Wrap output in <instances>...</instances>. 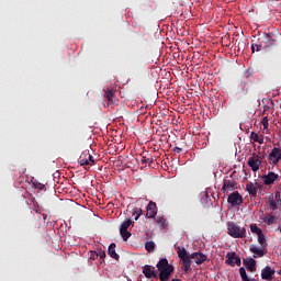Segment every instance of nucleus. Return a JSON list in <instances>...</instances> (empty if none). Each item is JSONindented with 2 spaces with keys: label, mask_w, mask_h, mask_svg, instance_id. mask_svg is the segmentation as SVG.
Instances as JSON below:
<instances>
[{
  "label": "nucleus",
  "mask_w": 281,
  "mask_h": 281,
  "mask_svg": "<svg viewBox=\"0 0 281 281\" xmlns=\"http://www.w3.org/2000/svg\"><path fill=\"white\" fill-rule=\"evenodd\" d=\"M146 214L148 218H155V216H157V204L155 202H149Z\"/></svg>",
  "instance_id": "nucleus-12"
},
{
  "label": "nucleus",
  "mask_w": 281,
  "mask_h": 281,
  "mask_svg": "<svg viewBox=\"0 0 281 281\" xmlns=\"http://www.w3.org/2000/svg\"><path fill=\"white\" fill-rule=\"evenodd\" d=\"M239 276L243 281H256V279H249V277H247V270H245L244 267L239 268Z\"/></svg>",
  "instance_id": "nucleus-19"
},
{
  "label": "nucleus",
  "mask_w": 281,
  "mask_h": 281,
  "mask_svg": "<svg viewBox=\"0 0 281 281\" xmlns=\"http://www.w3.org/2000/svg\"><path fill=\"white\" fill-rule=\"evenodd\" d=\"M232 262H235V259H232Z\"/></svg>",
  "instance_id": "nucleus-40"
},
{
  "label": "nucleus",
  "mask_w": 281,
  "mask_h": 281,
  "mask_svg": "<svg viewBox=\"0 0 281 281\" xmlns=\"http://www.w3.org/2000/svg\"><path fill=\"white\" fill-rule=\"evenodd\" d=\"M154 161H155V159H153V158H147V164H149V166H150V164H154Z\"/></svg>",
  "instance_id": "nucleus-39"
},
{
  "label": "nucleus",
  "mask_w": 281,
  "mask_h": 281,
  "mask_svg": "<svg viewBox=\"0 0 281 281\" xmlns=\"http://www.w3.org/2000/svg\"><path fill=\"white\" fill-rule=\"evenodd\" d=\"M258 236V243L261 245V247H267V237H265V234L262 232L257 235Z\"/></svg>",
  "instance_id": "nucleus-22"
},
{
  "label": "nucleus",
  "mask_w": 281,
  "mask_h": 281,
  "mask_svg": "<svg viewBox=\"0 0 281 281\" xmlns=\"http://www.w3.org/2000/svg\"><path fill=\"white\" fill-rule=\"evenodd\" d=\"M249 249L254 254V258H262L266 255L265 249L258 248L256 245H250Z\"/></svg>",
  "instance_id": "nucleus-13"
},
{
  "label": "nucleus",
  "mask_w": 281,
  "mask_h": 281,
  "mask_svg": "<svg viewBox=\"0 0 281 281\" xmlns=\"http://www.w3.org/2000/svg\"><path fill=\"white\" fill-rule=\"evenodd\" d=\"M133 216L135 221H139V216H142V209L139 207H134L133 209Z\"/></svg>",
  "instance_id": "nucleus-25"
},
{
  "label": "nucleus",
  "mask_w": 281,
  "mask_h": 281,
  "mask_svg": "<svg viewBox=\"0 0 281 281\" xmlns=\"http://www.w3.org/2000/svg\"><path fill=\"white\" fill-rule=\"evenodd\" d=\"M227 203H229L232 207H238V205H243L244 203L243 195H240L238 191H234L228 195Z\"/></svg>",
  "instance_id": "nucleus-5"
},
{
  "label": "nucleus",
  "mask_w": 281,
  "mask_h": 281,
  "mask_svg": "<svg viewBox=\"0 0 281 281\" xmlns=\"http://www.w3.org/2000/svg\"><path fill=\"white\" fill-rule=\"evenodd\" d=\"M97 256H99V258H100L101 260H104V258H106V252H104V251H102V250H99V251L97 252Z\"/></svg>",
  "instance_id": "nucleus-33"
},
{
  "label": "nucleus",
  "mask_w": 281,
  "mask_h": 281,
  "mask_svg": "<svg viewBox=\"0 0 281 281\" xmlns=\"http://www.w3.org/2000/svg\"><path fill=\"white\" fill-rule=\"evenodd\" d=\"M157 223H158V225H161V227H165V225H166V218L159 217V218L157 220Z\"/></svg>",
  "instance_id": "nucleus-34"
},
{
  "label": "nucleus",
  "mask_w": 281,
  "mask_h": 281,
  "mask_svg": "<svg viewBox=\"0 0 281 281\" xmlns=\"http://www.w3.org/2000/svg\"><path fill=\"white\" fill-rule=\"evenodd\" d=\"M247 164L252 172H258V170H260V165L262 164V160L260 159V156L252 155L250 158H248Z\"/></svg>",
  "instance_id": "nucleus-6"
},
{
  "label": "nucleus",
  "mask_w": 281,
  "mask_h": 281,
  "mask_svg": "<svg viewBox=\"0 0 281 281\" xmlns=\"http://www.w3.org/2000/svg\"><path fill=\"white\" fill-rule=\"evenodd\" d=\"M280 176H278V173L270 171L268 172V175H265L261 177L265 186H273V183H276V181H278Z\"/></svg>",
  "instance_id": "nucleus-7"
},
{
  "label": "nucleus",
  "mask_w": 281,
  "mask_h": 281,
  "mask_svg": "<svg viewBox=\"0 0 281 281\" xmlns=\"http://www.w3.org/2000/svg\"><path fill=\"white\" fill-rule=\"evenodd\" d=\"M261 278L262 280H267V281H272L273 278H276V270L272 269L269 266H266L262 270H261Z\"/></svg>",
  "instance_id": "nucleus-8"
},
{
  "label": "nucleus",
  "mask_w": 281,
  "mask_h": 281,
  "mask_svg": "<svg viewBox=\"0 0 281 281\" xmlns=\"http://www.w3.org/2000/svg\"><path fill=\"white\" fill-rule=\"evenodd\" d=\"M181 150H182L181 147H175L173 148V153H181Z\"/></svg>",
  "instance_id": "nucleus-38"
},
{
  "label": "nucleus",
  "mask_w": 281,
  "mask_h": 281,
  "mask_svg": "<svg viewBox=\"0 0 281 281\" xmlns=\"http://www.w3.org/2000/svg\"><path fill=\"white\" fill-rule=\"evenodd\" d=\"M250 232H251L252 234H257V236H258L259 234H262V229H260V227H258V225H256V224H251V225H250Z\"/></svg>",
  "instance_id": "nucleus-24"
},
{
  "label": "nucleus",
  "mask_w": 281,
  "mask_h": 281,
  "mask_svg": "<svg viewBox=\"0 0 281 281\" xmlns=\"http://www.w3.org/2000/svg\"><path fill=\"white\" fill-rule=\"evenodd\" d=\"M143 274L147 279L157 278V272H155V267L149 266V265H146L143 267Z\"/></svg>",
  "instance_id": "nucleus-11"
},
{
  "label": "nucleus",
  "mask_w": 281,
  "mask_h": 281,
  "mask_svg": "<svg viewBox=\"0 0 281 281\" xmlns=\"http://www.w3.org/2000/svg\"><path fill=\"white\" fill-rule=\"evenodd\" d=\"M34 187H35L37 190H45V184H43V183H41V182L35 183Z\"/></svg>",
  "instance_id": "nucleus-35"
},
{
  "label": "nucleus",
  "mask_w": 281,
  "mask_h": 281,
  "mask_svg": "<svg viewBox=\"0 0 281 281\" xmlns=\"http://www.w3.org/2000/svg\"><path fill=\"white\" fill-rule=\"evenodd\" d=\"M120 234H121L123 240H128L131 238V232H128V231L120 229Z\"/></svg>",
  "instance_id": "nucleus-26"
},
{
  "label": "nucleus",
  "mask_w": 281,
  "mask_h": 281,
  "mask_svg": "<svg viewBox=\"0 0 281 281\" xmlns=\"http://www.w3.org/2000/svg\"><path fill=\"white\" fill-rule=\"evenodd\" d=\"M155 241H146L145 243V249L148 251V254H153L155 251Z\"/></svg>",
  "instance_id": "nucleus-21"
},
{
  "label": "nucleus",
  "mask_w": 281,
  "mask_h": 281,
  "mask_svg": "<svg viewBox=\"0 0 281 281\" xmlns=\"http://www.w3.org/2000/svg\"><path fill=\"white\" fill-rule=\"evenodd\" d=\"M226 265H229L231 267H240V257L236 256V252H227L226 255Z\"/></svg>",
  "instance_id": "nucleus-9"
},
{
  "label": "nucleus",
  "mask_w": 281,
  "mask_h": 281,
  "mask_svg": "<svg viewBox=\"0 0 281 281\" xmlns=\"http://www.w3.org/2000/svg\"><path fill=\"white\" fill-rule=\"evenodd\" d=\"M246 191L248 192V194H250L251 196H257L258 194V190L256 189V184L254 182H248L246 184Z\"/></svg>",
  "instance_id": "nucleus-16"
},
{
  "label": "nucleus",
  "mask_w": 281,
  "mask_h": 281,
  "mask_svg": "<svg viewBox=\"0 0 281 281\" xmlns=\"http://www.w3.org/2000/svg\"><path fill=\"white\" fill-rule=\"evenodd\" d=\"M177 254H178V258H180V260H182V265H183V269H184L186 273H188V271H190V269L192 267V260H194V262L196 265H203V262H205V260H207V256H205L201 252H193L190 255V252H188V250H186V248H181V247H178Z\"/></svg>",
  "instance_id": "nucleus-1"
},
{
  "label": "nucleus",
  "mask_w": 281,
  "mask_h": 281,
  "mask_svg": "<svg viewBox=\"0 0 281 281\" xmlns=\"http://www.w3.org/2000/svg\"><path fill=\"white\" fill-rule=\"evenodd\" d=\"M250 139L252 142H257V144H265V138H262V136L260 137L256 132L250 133Z\"/></svg>",
  "instance_id": "nucleus-18"
},
{
  "label": "nucleus",
  "mask_w": 281,
  "mask_h": 281,
  "mask_svg": "<svg viewBox=\"0 0 281 281\" xmlns=\"http://www.w3.org/2000/svg\"><path fill=\"white\" fill-rule=\"evenodd\" d=\"M79 164H80V166H89V159H87L86 157L80 156L79 157Z\"/></svg>",
  "instance_id": "nucleus-28"
},
{
  "label": "nucleus",
  "mask_w": 281,
  "mask_h": 281,
  "mask_svg": "<svg viewBox=\"0 0 281 281\" xmlns=\"http://www.w3.org/2000/svg\"><path fill=\"white\" fill-rule=\"evenodd\" d=\"M103 98L106 100V103H104V106H106L108 109L109 108L113 109V106H117L119 100L115 97V90L110 88L105 89Z\"/></svg>",
  "instance_id": "nucleus-4"
},
{
  "label": "nucleus",
  "mask_w": 281,
  "mask_h": 281,
  "mask_svg": "<svg viewBox=\"0 0 281 281\" xmlns=\"http://www.w3.org/2000/svg\"><path fill=\"white\" fill-rule=\"evenodd\" d=\"M261 124H262L265 131H267V128H269V117L263 116V117L261 119Z\"/></svg>",
  "instance_id": "nucleus-27"
},
{
  "label": "nucleus",
  "mask_w": 281,
  "mask_h": 281,
  "mask_svg": "<svg viewBox=\"0 0 281 281\" xmlns=\"http://www.w3.org/2000/svg\"><path fill=\"white\" fill-rule=\"evenodd\" d=\"M82 155H85L86 157H87V155H88V161L91 162V164L89 162V166L95 164V158H93L92 155H89V153H83Z\"/></svg>",
  "instance_id": "nucleus-30"
},
{
  "label": "nucleus",
  "mask_w": 281,
  "mask_h": 281,
  "mask_svg": "<svg viewBox=\"0 0 281 281\" xmlns=\"http://www.w3.org/2000/svg\"><path fill=\"white\" fill-rule=\"evenodd\" d=\"M268 203H269V206L271 207V210H273V212H276V210H278V204L276 203V201L269 200Z\"/></svg>",
  "instance_id": "nucleus-31"
},
{
  "label": "nucleus",
  "mask_w": 281,
  "mask_h": 281,
  "mask_svg": "<svg viewBox=\"0 0 281 281\" xmlns=\"http://www.w3.org/2000/svg\"><path fill=\"white\" fill-rule=\"evenodd\" d=\"M108 254L110 258H113L114 260H120V255L115 251V243H112L108 248Z\"/></svg>",
  "instance_id": "nucleus-15"
},
{
  "label": "nucleus",
  "mask_w": 281,
  "mask_h": 281,
  "mask_svg": "<svg viewBox=\"0 0 281 281\" xmlns=\"http://www.w3.org/2000/svg\"><path fill=\"white\" fill-rule=\"evenodd\" d=\"M262 49V44H252L251 45V50H252V54L254 52H260Z\"/></svg>",
  "instance_id": "nucleus-29"
},
{
  "label": "nucleus",
  "mask_w": 281,
  "mask_h": 281,
  "mask_svg": "<svg viewBox=\"0 0 281 281\" xmlns=\"http://www.w3.org/2000/svg\"><path fill=\"white\" fill-rule=\"evenodd\" d=\"M44 218H47V216H46V215H44Z\"/></svg>",
  "instance_id": "nucleus-41"
},
{
  "label": "nucleus",
  "mask_w": 281,
  "mask_h": 281,
  "mask_svg": "<svg viewBox=\"0 0 281 281\" xmlns=\"http://www.w3.org/2000/svg\"><path fill=\"white\" fill-rule=\"evenodd\" d=\"M256 190H262V184L255 182Z\"/></svg>",
  "instance_id": "nucleus-37"
},
{
  "label": "nucleus",
  "mask_w": 281,
  "mask_h": 281,
  "mask_svg": "<svg viewBox=\"0 0 281 281\" xmlns=\"http://www.w3.org/2000/svg\"><path fill=\"white\" fill-rule=\"evenodd\" d=\"M227 234L232 238H247V229L235 222H227Z\"/></svg>",
  "instance_id": "nucleus-2"
},
{
  "label": "nucleus",
  "mask_w": 281,
  "mask_h": 281,
  "mask_svg": "<svg viewBox=\"0 0 281 281\" xmlns=\"http://www.w3.org/2000/svg\"><path fill=\"white\" fill-rule=\"evenodd\" d=\"M159 280L160 281H169L170 280V274H159Z\"/></svg>",
  "instance_id": "nucleus-32"
},
{
  "label": "nucleus",
  "mask_w": 281,
  "mask_h": 281,
  "mask_svg": "<svg viewBox=\"0 0 281 281\" xmlns=\"http://www.w3.org/2000/svg\"><path fill=\"white\" fill-rule=\"evenodd\" d=\"M277 217L271 214H267L262 217V221L267 225H273L276 223Z\"/></svg>",
  "instance_id": "nucleus-17"
},
{
  "label": "nucleus",
  "mask_w": 281,
  "mask_h": 281,
  "mask_svg": "<svg viewBox=\"0 0 281 281\" xmlns=\"http://www.w3.org/2000/svg\"><path fill=\"white\" fill-rule=\"evenodd\" d=\"M158 271H159V276H172V272L175 271V267L170 263H168V259L167 258H162L158 261V263L156 265Z\"/></svg>",
  "instance_id": "nucleus-3"
},
{
  "label": "nucleus",
  "mask_w": 281,
  "mask_h": 281,
  "mask_svg": "<svg viewBox=\"0 0 281 281\" xmlns=\"http://www.w3.org/2000/svg\"><path fill=\"white\" fill-rule=\"evenodd\" d=\"M140 162H142V164H148V158H146L145 156H143V157L140 158Z\"/></svg>",
  "instance_id": "nucleus-36"
},
{
  "label": "nucleus",
  "mask_w": 281,
  "mask_h": 281,
  "mask_svg": "<svg viewBox=\"0 0 281 281\" xmlns=\"http://www.w3.org/2000/svg\"><path fill=\"white\" fill-rule=\"evenodd\" d=\"M133 223H134V222H133L131 218H127L126 221H124V222L121 224L120 229H121L122 232L128 231V228L132 226Z\"/></svg>",
  "instance_id": "nucleus-20"
},
{
  "label": "nucleus",
  "mask_w": 281,
  "mask_h": 281,
  "mask_svg": "<svg viewBox=\"0 0 281 281\" xmlns=\"http://www.w3.org/2000/svg\"><path fill=\"white\" fill-rule=\"evenodd\" d=\"M236 190V182L232 180H224L223 187H222V192L224 194H227L229 192H234Z\"/></svg>",
  "instance_id": "nucleus-10"
},
{
  "label": "nucleus",
  "mask_w": 281,
  "mask_h": 281,
  "mask_svg": "<svg viewBox=\"0 0 281 281\" xmlns=\"http://www.w3.org/2000/svg\"><path fill=\"white\" fill-rule=\"evenodd\" d=\"M244 265L248 269V271H250L251 273L256 271V259L254 258H249L248 260L244 259Z\"/></svg>",
  "instance_id": "nucleus-14"
},
{
  "label": "nucleus",
  "mask_w": 281,
  "mask_h": 281,
  "mask_svg": "<svg viewBox=\"0 0 281 281\" xmlns=\"http://www.w3.org/2000/svg\"><path fill=\"white\" fill-rule=\"evenodd\" d=\"M270 45H276V40L271 38V34L266 35V45L263 47H270Z\"/></svg>",
  "instance_id": "nucleus-23"
}]
</instances>
